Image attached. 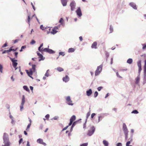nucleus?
Returning <instances> with one entry per match:
<instances>
[{"label":"nucleus","instance_id":"f257e3e1","mask_svg":"<svg viewBox=\"0 0 146 146\" xmlns=\"http://www.w3.org/2000/svg\"><path fill=\"white\" fill-rule=\"evenodd\" d=\"M137 65L139 68L138 76L135 79V84L138 85H139V82L140 80V73L142 70L141 60H139L137 63Z\"/></svg>","mask_w":146,"mask_h":146},{"label":"nucleus","instance_id":"f03ea898","mask_svg":"<svg viewBox=\"0 0 146 146\" xmlns=\"http://www.w3.org/2000/svg\"><path fill=\"white\" fill-rule=\"evenodd\" d=\"M3 143L4 145H2V146H10V143L9 140V135L7 133H3Z\"/></svg>","mask_w":146,"mask_h":146},{"label":"nucleus","instance_id":"7ed1b4c3","mask_svg":"<svg viewBox=\"0 0 146 146\" xmlns=\"http://www.w3.org/2000/svg\"><path fill=\"white\" fill-rule=\"evenodd\" d=\"M145 84H146V59L145 61V64L144 66V74L143 84L144 85Z\"/></svg>","mask_w":146,"mask_h":146},{"label":"nucleus","instance_id":"20e7f679","mask_svg":"<svg viewBox=\"0 0 146 146\" xmlns=\"http://www.w3.org/2000/svg\"><path fill=\"white\" fill-rule=\"evenodd\" d=\"M103 64H101L100 66L97 67L96 70L95 72V75L97 76L101 72L102 69Z\"/></svg>","mask_w":146,"mask_h":146},{"label":"nucleus","instance_id":"39448f33","mask_svg":"<svg viewBox=\"0 0 146 146\" xmlns=\"http://www.w3.org/2000/svg\"><path fill=\"white\" fill-rule=\"evenodd\" d=\"M25 102V97L24 95L22 96V101L21 104L20 106V110L21 111H22L23 108V106Z\"/></svg>","mask_w":146,"mask_h":146},{"label":"nucleus","instance_id":"423d86ee","mask_svg":"<svg viewBox=\"0 0 146 146\" xmlns=\"http://www.w3.org/2000/svg\"><path fill=\"white\" fill-rule=\"evenodd\" d=\"M49 47V46H48ZM44 52L48 53L49 54H54L55 53V51L49 48H45L43 49Z\"/></svg>","mask_w":146,"mask_h":146},{"label":"nucleus","instance_id":"0eeeda50","mask_svg":"<svg viewBox=\"0 0 146 146\" xmlns=\"http://www.w3.org/2000/svg\"><path fill=\"white\" fill-rule=\"evenodd\" d=\"M9 58L12 62V65L13 67H15L16 66H17L18 64V63L17 62V60L15 59L14 58H12L10 57H9Z\"/></svg>","mask_w":146,"mask_h":146},{"label":"nucleus","instance_id":"6e6552de","mask_svg":"<svg viewBox=\"0 0 146 146\" xmlns=\"http://www.w3.org/2000/svg\"><path fill=\"white\" fill-rule=\"evenodd\" d=\"M108 115L107 113H103L100 114L99 115L98 117V123H99L102 119L104 117V115L107 116Z\"/></svg>","mask_w":146,"mask_h":146},{"label":"nucleus","instance_id":"1a4fd4ad","mask_svg":"<svg viewBox=\"0 0 146 146\" xmlns=\"http://www.w3.org/2000/svg\"><path fill=\"white\" fill-rule=\"evenodd\" d=\"M71 7V10L72 11H73L74 10L75 7L76 6V3L74 1H72L70 5Z\"/></svg>","mask_w":146,"mask_h":146},{"label":"nucleus","instance_id":"9d476101","mask_svg":"<svg viewBox=\"0 0 146 146\" xmlns=\"http://www.w3.org/2000/svg\"><path fill=\"white\" fill-rule=\"evenodd\" d=\"M77 15L79 17H81L82 15V13L80 7H78L77 10L76 11Z\"/></svg>","mask_w":146,"mask_h":146},{"label":"nucleus","instance_id":"9b49d317","mask_svg":"<svg viewBox=\"0 0 146 146\" xmlns=\"http://www.w3.org/2000/svg\"><path fill=\"white\" fill-rule=\"evenodd\" d=\"M66 100L67 102V104L68 105L71 106L73 105L74 104L72 103V101L71 100L70 96H68L66 97Z\"/></svg>","mask_w":146,"mask_h":146},{"label":"nucleus","instance_id":"f8f14e48","mask_svg":"<svg viewBox=\"0 0 146 146\" xmlns=\"http://www.w3.org/2000/svg\"><path fill=\"white\" fill-rule=\"evenodd\" d=\"M92 130H89L88 131V133L87 135L89 136H91L94 133L95 131V128L94 126H93L91 127Z\"/></svg>","mask_w":146,"mask_h":146},{"label":"nucleus","instance_id":"ddd939ff","mask_svg":"<svg viewBox=\"0 0 146 146\" xmlns=\"http://www.w3.org/2000/svg\"><path fill=\"white\" fill-rule=\"evenodd\" d=\"M123 129L124 133L128 132L127 126L125 123H123Z\"/></svg>","mask_w":146,"mask_h":146},{"label":"nucleus","instance_id":"4468645a","mask_svg":"<svg viewBox=\"0 0 146 146\" xmlns=\"http://www.w3.org/2000/svg\"><path fill=\"white\" fill-rule=\"evenodd\" d=\"M129 5L132 7L134 9L137 10V8L135 4L133 2H131L129 3Z\"/></svg>","mask_w":146,"mask_h":146},{"label":"nucleus","instance_id":"2eb2a0df","mask_svg":"<svg viewBox=\"0 0 146 146\" xmlns=\"http://www.w3.org/2000/svg\"><path fill=\"white\" fill-rule=\"evenodd\" d=\"M69 80V78L68 75H66L65 77H63L62 78L63 81L65 82H68Z\"/></svg>","mask_w":146,"mask_h":146},{"label":"nucleus","instance_id":"dca6fc26","mask_svg":"<svg viewBox=\"0 0 146 146\" xmlns=\"http://www.w3.org/2000/svg\"><path fill=\"white\" fill-rule=\"evenodd\" d=\"M86 95L88 96H90L92 93V91L91 89H90L86 92Z\"/></svg>","mask_w":146,"mask_h":146},{"label":"nucleus","instance_id":"f3484780","mask_svg":"<svg viewBox=\"0 0 146 146\" xmlns=\"http://www.w3.org/2000/svg\"><path fill=\"white\" fill-rule=\"evenodd\" d=\"M97 45V42H94L92 44L91 46V48H95L96 49L97 48L96 47V46Z\"/></svg>","mask_w":146,"mask_h":146},{"label":"nucleus","instance_id":"a211bd4d","mask_svg":"<svg viewBox=\"0 0 146 146\" xmlns=\"http://www.w3.org/2000/svg\"><path fill=\"white\" fill-rule=\"evenodd\" d=\"M62 4L63 6H65L67 5V1L66 0H61Z\"/></svg>","mask_w":146,"mask_h":146},{"label":"nucleus","instance_id":"6ab92c4d","mask_svg":"<svg viewBox=\"0 0 146 146\" xmlns=\"http://www.w3.org/2000/svg\"><path fill=\"white\" fill-rule=\"evenodd\" d=\"M81 120V119H80L74 122L73 123L72 125L74 127L79 122V121L80 120Z\"/></svg>","mask_w":146,"mask_h":146},{"label":"nucleus","instance_id":"aec40b11","mask_svg":"<svg viewBox=\"0 0 146 146\" xmlns=\"http://www.w3.org/2000/svg\"><path fill=\"white\" fill-rule=\"evenodd\" d=\"M43 142V141L42 139L40 138H39L37 140V143L40 144H41Z\"/></svg>","mask_w":146,"mask_h":146},{"label":"nucleus","instance_id":"412c9836","mask_svg":"<svg viewBox=\"0 0 146 146\" xmlns=\"http://www.w3.org/2000/svg\"><path fill=\"white\" fill-rule=\"evenodd\" d=\"M133 62V60L132 58H129L128 59L127 61V62L129 64H131Z\"/></svg>","mask_w":146,"mask_h":146},{"label":"nucleus","instance_id":"4be33fe9","mask_svg":"<svg viewBox=\"0 0 146 146\" xmlns=\"http://www.w3.org/2000/svg\"><path fill=\"white\" fill-rule=\"evenodd\" d=\"M76 116L75 115H72L70 119V120L72 122H73V121L76 119Z\"/></svg>","mask_w":146,"mask_h":146},{"label":"nucleus","instance_id":"5701e85b","mask_svg":"<svg viewBox=\"0 0 146 146\" xmlns=\"http://www.w3.org/2000/svg\"><path fill=\"white\" fill-rule=\"evenodd\" d=\"M103 143L105 146H108V142L106 140H104L103 141Z\"/></svg>","mask_w":146,"mask_h":146},{"label":"nucleus","instance_id":"b1692460","mask_svg":"<svg viewBox=\"0 0 146 146\" xmlns=\"http://www.w3.org/2000/svg\"><path fill=\"white\" fill-rule=\"evenodd\" d=\"M75 51V50L74 48H69L68 50V52L69 53L73 52Z\"/></svg>","mask_w":146,"mask_h":146},{"label":"nucleus","instance_id":"393cba45","mask_svg":"<svg viewBox=\"0 0 146 146\" xmlns=\"http://www.w3.org/2000/svg\"><path fill=\"white\" fill-rule=\"evenodd\" d=\"M56 69L59 72H61L62 71H64V69L63 68H61L60 67H57Z\"/></svg>","mask_w":146,"mask_h":146},{"label":"nucleus","instance_id":"a878e982","mask_svg":"<svg viewBox=\"0 0 146 146\" xmlns=\"http://www.w3.org/2000/svg\"><path fill=\"white\" fill-rule=\"evenodd\" d=\"M23 88L24 90H25L27 92H29V88H28L27 86H23Z\"/></svg>","mask_w":146,"mask_h":146},{"label":"nucleus","instance_id":"bb28decb","mask_svg":"<svg viewBox=\"0 0 146 146\" xmlns=\"http://www.w3.org/2000/svg\"><path fill=\"white\" fill-rule=\"evenodd\" d=\"M39 61H40L41 60H44L45 59V58L43 57V56L42 55L39 56Z\"/></svg>","mask_w":146,"mask_h":146},{"label":"nucleus","instance_id":"cd10ccee","mask_svg":"<svg viewBox=\"0 0 146 146\" xmlns=\"http://www.w3.org/2000/svg\"><path fill=\"white\" fill-rule=\"evenodd\" d=\"M31 18L30 17V15H28V18L27 19V22L29 24V25L30 26V22L31 21Z\"/></svg>","mask_w":146,"mask_h":146},{"label":"nucleus","instance_id":"c85d7f7f","mask_svg":"<svg viewBox=\"0 0 146 146\" xmlns=\"http://www.w3.org/2000/svg\"><path fill=\"white\" fill-rule=\"evenodd\" d=\"M32 69L33 70V72H35L36 71V66L35 64H32Z\"/></svg>","mask_w":146,"mask_h":146},{"label":"nucleus","instance_id":"c756f323","mask_svg":"<svg viewBox=\"0 0 146 146\" xmlns=\"http://www.w3.org/2000/svg\"><path fill=\"white\" fill-rule=\"evenodd\" d=\"M90 111L87 113L86 117V119L87 120L88 118V117L90 116Z\"/></svg>","mask_w":146,"mask_h":146},{"label":"nucleus","instance_id":"7c9ffc66","mask_svg":"<svg viewBox=\"0 0 146 146\" xmlns=\"http://www.w3.org/2000/svg\"><path fill=\"white\" fill-rule=\"evenodd\" d=\"M57 31L55 30L54 29H53L52 30V31H51L50 33L54 35V34H56L57 33Z\"/></svg>","mask_w":146,"mask_h":146},{"label":"nucleus","instance_id":"2f4dec72","mask_svg":"<svg viewBox=\"0 0 146 146\" xmlns=\"http://www.w3.org/2000/svg\"><path fill=\"white\" fill-rule=\"evenodd\" d=\"M133 134L131 133V135L129 139L128 140L129 141H130V142L132 141L133 140Z\"/></svg>","mask_w":146,"mask_h":146},{"label":"nucleus","instance_id":"473e14b6","mask_svg":"<svg viewBox=\"0 0 146 146\" xmlns=\"http://www.w3.org/2000/svg\"><path fill=\"white\" fill-rule=\"evenodd\" d=\"M128 132L124 133V134L125 135V140L126 141L127 139L128 138Z\"/></svg>","mask_w":146,"mask_h":146},{"label":"nucleus","instance_id":"72a5a7b5","mask_svg":"<svg viewBox=\"0 0 146 146\" xmlns=\"http://www.w3.org/2000/svg\"><path fill=\"white\" fill-rule=\"evenodd\" d=\"M131 113H132L137 114L139 113V112L137 110H135L133 111Z\"/></svg>","mask_w":146,"mask_h":146},{"label":"nucleus","instance_id":"f704fd0d","mask_svg":"<svg viewBox=\"0 0 146 146\" xmlns=\"http://www.w3.org/2000/svg\"><path fill=\"white\" fill-rule=\"evenodd\" d=\"M65 55V54L63 52H60L59 53V56L60 55H62V56H64Z\"/></svg>","mask_w":146,"mask_h":146},{"label":"nucleus","instance_id":"c9c22d12","mask_svg":"<svg viewBox=\"0 0 146 146\" xmlns=\"http://www.w3.org/2000/svg\"><path fill=\"white\" fill-rule=\"evenodd\" d=\"M141 45L143 46L142 47V49L143 50H145L146 48V43L142 44Z\"/></svg>","mask_w":146,"mask_h":146},{"label":"nucleus","instance_id":"e433bc0d","mask_svg":"<svg viewBox=\"0 0 146 146\" xmlns=\"http://www.w3.org/2000/svg\"><path fill=\"white\" fill-rule=\"evenodd\" d=\"M64 21L63 19L62 18H61L59 21V22L60 23L61 25H62Z\"/></svg>","mask_w":146,"mask_h":146},{"label":"nucleus","instance_id":"4c0bfd02","mask_svg":"<svg viewBox=\"0 0 146 146\" xmlns=\"http://www.w3.org/2000/svg\"><path fill=\"white\" fill-rule=\"evenodd\" d=\"M110 33H112L113 31V27H112V26L111 25L110 26Z\"/></svg>","mask_w":146,"mask_h":146},{"label":"nucleus","instance_id":"58836bf2","mask_svg":"<svg viewBox=\"0 0 146 146\" xmlns=\"http://www.w3.org/2000/svg\"><path fill=\"white\" fill-rule=\"evenodd\" d=\"M98 94V93L97 91H95L94 94V97L95 98L96 97Z\"/></svg>","mask_w":146,"mask_h":146},{"label":"nucleus","instance_id":"ea45409f","mask_svg":"<svg viewBox=\"0 0 146 146\" xmlns=\"http://www.w3.org/2000/svg\"><path fill=\"white\" fill-rule=\"evenodd\" d=\"M130 144V141H128L126 144V146H133L131 145H129Z\"/></svg>","mask_w":146,"mask_h":146},{"label":"nucleus","instance_id":"a19ab883","mask_svg":"<svg viewBox=\"0 0 146 146\" xmlns=\"http://www.w3.org/2000/svg\"><path fill=\"white\" fill-rule=\"evenodd\" d=\"M88 145V143H83L80 145V146H87Z\"/></svg>","mask_w":146,"mask_h":146},{"label":"nucleus","instance_id":"79ce46f5","mask_svg":"<svg viewBox=\"0 0 146 146\" xmlns=\"http://www.w3.org/2000/svg\"><path fill=\"white\" fill-rule=\"evenodd\" d=\"M41 47L39 46L38 47V50L40 52H42V51H44L43 50V48H42V49H41Z\"/></svg>","mask_w":146,"mask_h":146},{"label":"nucleus","instance_id":"37998d69","mask_svg":"<svg viewBox=\"0 0 146 146\" xmlns=\"http://www.w3.org/2000/svg\"><path fill=\"white\" fill-rule=\"evenodd\" d=\"M106 56L107 58L106 60H107V58L109 57V54L108 52H106Z\"/></svg>","mask_w":146,"mask_h":146},{"label":"nucleus","instance_id":"c03bdc74","mask_svg":"<svg viewBox=\"0 0 146 146\" xmlns=\"http://www.w3.org/2000/svg\"><path fill=\"white\" fill-rule=\"evenodd\" d=\"M87 121V120H86V119L85 122V123H84V125H83V128L84 129H86V124Z\"/></svg>","mask_w":146,"mask_h":146},{"label":"nucleus","instance_id":"a18cd8bd","mask_svg":"<svg viewBox=\"0 0 146 146\" xmlns=\"http://www.w3.org/2000/svg\"><path fill=\"white\" fill-rule=\"evenodd\" d=\"M36 42V41L34 40H32L30 42V44H33Z\"/></svg>","mask_w":146,"mask_h":146},{"label":"nucleus","instance_id":"49530a36","mask_svg":"<svg viewBox=\"0 0 146 146\" xmlns=\"http://www.w3.org/2000/svg\"><path fill=\"white\" fill-rule=\"evenodd\" d=\"M103 88V87L102 86H100L97 88V90L98 91H100Z\"/></svg>","mask_w":146,"mask_h":146},{"label":"nucleus","instance_id":"de8ad7c7","mask_svg":"<svg viewBox=\"0 0 146 146\" xmlns=\"http://www.w3.org/2000/svg\"><path fill=\"white\" fill-rule=\"evenodd\" d=\"M30 74H32L33 72V70L32 68H30L29 69V72Z\"/></svg>","mask_w":146,"mask_h":146},{"label":"nucleus","instance_id":"09e8293b","mask_svg":"<svg viewBox=\"0 0 146 146\" xmlns=\"http://www.w3.org/2000/svg\"><path fill=\"white\" fill-rule=\"evenodd\" d=\"M26 72V73H27V74H28V75L29 76H30V75H31L32 74H30V72L28 70H25Z\"/></svg>","mask_w":146,"mask_h":146},{"label":"nucleus","instance_id":"8fccbe9b","mask_svg":"<svg viewBox=\"0 0 146 146\" xmlns=\"http://www.w3.org/2000/svg\"><path fill=\"white\" fill-rule=\"evenodd\" d=\"M31 125V123H29L28 124V125H27V128L26 129V130L27 131L28 129L30 128Z\"/></svg>","mask_w":146,"mask_h":146},{"label":"nucleus","instance_id":"3c124183","mask_svg":"<svg viewBox=\"0 0 146 146\" xmlns=\"http://www.w3.org/2000/svg\"><path fill=\"white\" fill-rule=\"evenodd\" d=\"M44 76L47 77H48L49 76H50V75L48 73L46 72Z\"/></svg>","mask_w":146,"mask_h":146},{"label":"nucleus","instance_id":"603ef678","mask_svg":"<svg viewBox=\"0 0 146 146\" xmlns=\"http://www.w3.org/2000/svg\"><path fill=\"white\" fill-rule=\"evenodd\" d=\"M96 115V114L95 113H93L91 114V118L92 119H93L94 117Z\"/></svg>","mask_w":146,"mask_h":146},{"label":"nucleus","instance_id":"864d4df0","mask_svg":"<svg viewBox=\"0 0 146 146\" xmlns=\"http://www.w3.org/2000/svg\"><path fill=\"white\" fill-rule=\"evenodd\" d=\"M14 54L16 58L17 57V55L18 54V52H14Z\"/></svg>","mask_w":146,"mask_h":146},{"label":"nucleus","instance_id":"5fc2aeb1","mask_svg":"<svg viewBox=\"0 0 146 146\" xmlns=\"http://www.w3.org/2000/svg\"><path fill=\"white\" fill-rule=\"evenodd\" d=\"M43 127V125L42 124H41L39 127V129H42Z\"/></svg>","mask_w":146,"mask_h":146},{"label":"nucleus","instance_id":"6e6d98bb","mask_svg":"<svg viewBox=\"0 0 146 146\" xmlns=\"http://www.w3.org/2000/svg\"><path fill=\"white\" fill-rule=\"evenodd\" d=\"M116 146H122V144L121 143H118L116 144Z\"/></svg>","mask_w":146,"mask_h":146},{"label":"nucleus","instance_id":"4d7b16f0","mask_svg":"<svg viewBox=\"0 0 146 146\" xmlns=\"http://www.w3.org/2000/svg\"><path fill=\"white\" fill-rule=\"evenodd\" d=\"M7 46V43H5L3 46H2V48H4Z\"/></svg>","mask_w":146,"mask_h":146},{"label":"nucleus","instance_id":"13d9d810","mask_svg":"<svg viewBox=\"0 0 146 146\" xmlns=\"http://www.w3.org/2000/svg\"><path fill=\"white\" fill-rule=\"evenodd\" d=\"M72 123H73V122H72V121L70 120V122L69 123L68 125V127H69V126H70L72 125Z\"/></svg>","mask_w":146,"mask_h":146},{"label":"nucleus","instance_id":"bf43d9fd","mask_svg":"<svg viewBox=\"0 0 146 146\" xmlns=\"http://www.w3.org/2000/svg\"><path fill=\"white\" fill-rule=\"evenodd\" d=\"M31 5L32 6V7H33V9L35 11V7L34 6V5H33V3L32 2H31Z\"/></svg>","mask_w":146,"mask_h":146},{"label":"nucleus","instance_id":"052dcab7","mask_svg":"<svg viewBox=\"0 0 146 146\" xmlns=\"http://www.w3.org/2000/svg\"><path fill=\"white\" fill-rule=\"evenodd\" d=\"M50 116V115L48 114H47L45 116V117L46 118V119H48L49 118Z\"/></svg>","mask_w":146,"mask_h":146},{"label":"nucleus","instance_id":"680f3d73","mask_svg":"<svg viewBox=\"0 0 146 146\" xmlns=\"http://www.w3.org/2000/svg\"><path fill=\"white\" fill-rule=\"evenodd\" d=\"M23 141V139L22 138H21L19 141V143L20 144Z\"/></svg>","mask_w":146,"mask_h":146},{"label":"nucleus","instance_id":"e2e57ef3","mask_svg":"<svg viewBox=\"0 0 146 146\" xmlns=\"http://www.w3.org/2000/svg\"><path fill=\"white\" fill-rule=\"evenodd\" d=\"M40 28L42 30H43L44 29V27H43V25H41L40 27Z\"/></svg>","mask_w":146,"mask_h":146},{"label":"nucleus","instance_id":"0e129e2a","mask_svg":"<svg viewBox=\"0 0 146 146\" xmlns=\"http://www.w3.org/2000/svg\"><path fill=\"white\" fill-rule=\"evenodd\" d=\"M68 127V126H67L66 127H64V128L63 129L62 131H63L66 130L67 129V128Z\"/></svg>","mask_w":146,"mask_h":146},{"label":"nucleus","instance_id":"69168bd1","mask_svg":"<svg viewBox=\"0 0 146 146\" xmlns=\"http://www.w3.org/2000/svg\"><path fill=\"white\" fill-rule=\"evenodd\" d=\"M116 74L117 76V77H118L119 78H122L121 76H119V74L118 72H116Z\"/></svg>","mask_w":146,"mask_h":146},{"label":"nucleus","instance_id":"338daca9","mask_svg":"<svg viewBox=\"0 0 146 146\" xmlns=\"http://www.w3.org/2000/svg\"><path fill=\"white\" fill-rule=\"evenodd\" d=\"M19 40V39H16L15 40H13L14 43H16L18 42V41Z\"/></svg>","mask_w":146,"mask_h":146},{"label":"nucleus","instance_id":"774afa93","mask_svg":"<svg viewBox=\"0 0 146 146\" xmlns=\"http://www.w3.org/2000/svg\"><path fill=\"white\" fill-rule=\"evenodd\" d=\"M26 48V45H24V46H22L21 47V48L23 50L24 49H25Z\"/></svg>","mask_w":146,"mask_h":146}]
</instances>
